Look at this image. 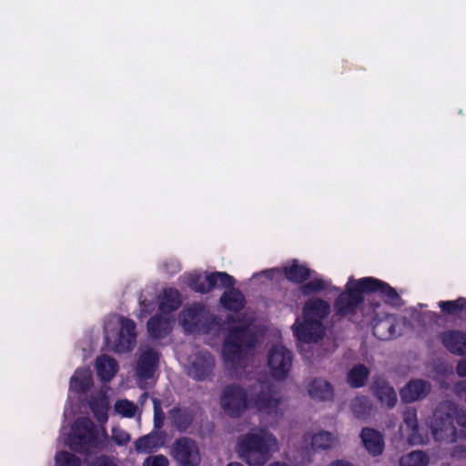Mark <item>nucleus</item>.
<instances>
[{"label": "nucleus", "mask_w": 466, "mask_h": 466, "mask_svg": "<svg viewBox=\"0 0 466 466\" xmlns=\"http://www.w3.org/2000/svg\"><path fill=\"white\" fill-rule=\"evenodd\" d=\"M166 438L167 434L164 431L153 430L148 434L139 437L134 442V447L137 453L150 454L165 445Z\"/></svg>", "instance_id": "obj_16"}, {"label": "nucleus", "mask_w": 466, "mask_h": 466, "mask_svg": "<svg viewBox=\"0 0 466 466\" xmlns=\"http://www.w3.org/2000/svg\"><path fill=\"white\" fill-rule=\"evenodd\" d=\"M372 333L380 340L397 339L408 332L411 322H370Z\"/></svg>", "instance_id": "obj_12"}, {"label": "nucleus", "mask_w": 466, "mask_h": 466, "mask_svg": "<svg viewBox=\"0 0 466 466\" xmlns=\"http://www.w3.org/2000/svg\"><path fill=\"white\" fill-rule=\"evenodd\" d=\"M403 421L408 430H414L417 428L418 420H417V411L415 409H407L403 412Z\"/></svg>", "instance_id": "obj_45"}, {"label": "nucleus", "mask_w": 466, "mask_h": 466, "mask_svg": "<svg viewBox=\"0 0 466 466\" xmlns=\"http://www.w3.org/2000/svg\"><path fill=\"white\" fill-rule=\"evenodd\" d=\"M108 436L106 429L98 430L96 425L86 417L78 418L71 428L68 445L71 450L89 454L106 447Z\"/></svg>", "instance_id": "obj_3"}, {"label": "nucleus", "mask_w": 466, "mask_h": 466, "mask_svg": "<svg viewBox=\"0 0 466 466\" xmlns=\"http://www.w3.org/2000/svg\"><path fill=\"white\" fill-rule=\"evenodd\" d=\"M168 465H169L168 459L162 454L149 456L143 462V466H168Z\"/></svg>", "instance_id": "obj_46"}, {"label": "nucleus", "mask_w": 466, "mask_h": 466, "mask_svg": "<svg viewBox=\"0 0 466 466\" xmlns=\"http://www.w3.org/2000/svg\"><path fill=\"white\" fill-rule=\"evenodd\" d=\"M292 329L298 340L306 343L318 342L325 335L323 322H295Z\"/></svg>", "instance_id": "obj_15"}, {"label": "nucleus", "mask_w": 466, "mask_h": 466, "mask_svg": "<svg viewBox=\"0 0 466 466\" xmlns=\"http://www.w3.org/2000/svg\"><path fill=\"white\" fill-rule=\"evenodd\" d=\"M180 269V266L177 261L171 262V269L169 270L171 273H176Z\"/></svg>", "instance_id": "obj_54"}, {"label": "nucleus", "mask_w": 466, "mask_h": 466, "mask_svg": "<svg viewBox=\"0 0 466 466\" xmlns=\"http://www.w3.org/2000/svg\"><path fill=\"white\" fill-rule=\"evenodd\" d=\"M209 282L210 290L213 289H230L234 286L235 280L233 277L226 272H213L208 275L207 279Z\"/></svg>", "instance_id": "obj_36"}, {"label": "nucleus", "mask_w": 466, "mask_h": 466, "mask_svg": "<svg viewBox=\"0 0 466 466\" xmlns=\"http://www.w3.org/2000/svg\"><path fill=\"white\" fill-rule=\"evenodd\" d=\"M409 311L410 312V317L417 320H420V319H423L426 318V315L424 313H419L416 308H410L409 309Z\"/></svg>", "instance_id": "obj_51"}, {"label": "nucleus", "mask_w": 466, "mask_h": 466, "mask_svg": "<svg viewBox=\"0 0 466 466\" xmlns=\"http://www.w3.org/2000/svg\"><path fill=\"white\" fill-rule=\"evenodd\" d=\"M89 407L95 418L99 423H105L108 420L107 411L109 409V401L105 395L92 397L89 401Z\"/></svg>", "instance_id": "obj_28"}, {"label": "nucleus", "mask_w": 466, "mask_h": 466, "mask_svg": "<svg viewBox=\"0 0 466 466\" xmlns=\"http://www.w3.org/2000/svg\"><path fill=\"white\" fill-rule=\"evenodd\" d=\"M373 395L388 409H392L397 403V394L394 388L383 378L376 377L370 386Z\"/></svg>", "instance_id": "obj_18"}, {"label": "nucleus", "mask_w": 466, "mask_h": 466, "mask_svg": "<svg viewBox=\"0 0 466 466\" xmlns=\"http://www.w3.org/2000/svg\"><path fill=\"white\" fill-rule=\"evenodd\" d=\"M185 331L193 333L195 329L203 331V333H209L212 330L218 332L221 329L222 326L227 322H180Z\"/></svg>", "instance_id": "obj_37"}, {"label": "nucleus", "mask_w": 466, "mask_h": 466, "mask_svg": "<svg viewBox=\"0 0 466 466\" xmlns=\"http://www.w3.org/2000/svg\"><path fill=\"white\" fill-rule=\"evenodd\" d=\"M431 384L424 380H412L400 391V399L405 403H411L424 399L431 391Z\"/></svg>", "instance_id": "obj_19"}, {"label": "nucleus", "mask_w": 466, "mask_h": 466, "mask_svg": "<svg viewBox=\"0 0 466 466\" xmlns=\"http://www.w3.org/2000/svg\"><path fill=\"white\" fill-rule=\"evenodd\" d=\"M254 393L251 395L253 406L260 412L268 415H277L281 402V397L276 386L268 380H258L252 387Z\"/></svg>", "instance_id": "obj_4"}, {"label": "nucleus", "mask_w": 466, "mask_h": 466, "mask_svg": "<svg viewBox=\"0 0 466 466\" xmlns=\"http://www.w3.org/2000/svg\"><path fill=\"white\" fill-rule=\"evenodd\" d=\"M268 466H289V465L287 464V463H284V462H274V463H271Z\"/></svg>", "instance_id": "obj_56"}, {"label": "nucleus", "mask_w": 466, "mask_h": 466, "mask_svg": "<svg viewBox=\"0 0 466 466\" xmlns=\"http://www.w3.org/2000/svg\"><path fill=\"white\" fill-rule=\"evenodd\" d=\"M277 450V438L266 430L249 431L238 442V452L249 466H263Z\"/></svg>", "instance_id": "obj_1"}, {"label": "nucleus", "mask_w": 466, "mask_h": 466, "mask_svg": "<svg viewBox=\"0 0 466 466\" xmlns=\"http://www.w3.org/2000/svg\"><path fill=\"white\" fill-rule=\"evenodd\" d=\"M284 273L289 280L296 283H301L310 276V270L307 267L296 262L284 268Z\"/></svg>", "instance_id": "obj_34"}, {"label": "nucleus", "mask_w": 466, "mask_h": 466, "mask_svg": "<svg viewBox=\"0 0 466 466\" xmlns=\"http://www.w3.org/2000/svg\"><path fill=\"white\" fill-rule=\"evenodd\" d=\"M360 439L369 454L373 457L382 454L385 442L383 435L379 431L365 427L360 431Z\"/></svg>", "instance_id": "obj_20"}, {"label": "nucleus", "mask_w": 466, "mask_h": 466, "mask_svg": "<svg viewBox=\"0 0 466 466\" xmlns=\"http://www.w3.org/2000/svg\"><path fill=\"white\" fill-rule=\"evenodd\" d=\"M139 307H140V309H139V314L137 316L139 319L148 318L150 316L151 312L155 309L154 303L151 301H147L146 299L139 300Z\"/></svg>", "instance_id": "obj_47"}, {"label": "nucleus", "mask_w": 466, "mask_h": 466, "mask_svg": "<svg viewBox=\"0 0 466 466\" xmlns=\"http://www.w3.org/2000/svg\"><path fill=\"white\" fill-rule=\"evenodd\" d=\"M357 285L367 292H380L384 301L392 307L403 305V300L396 289L380 279L371 277L361 278L358 279Z\"/></svg>", "instance_id": "obj_10"}, {"label": "nucleus", "mask_w": 466, "mask_h": 466, "mask_svg": "<svg viewBox=\"0 0 466 466\" xmlns=\"http://www.w3.org/2000/svg\"><path fill=\"white\" fill-rule=\"evenodd\" d=\"M92 386V374L87 369H78L70 380V390L78 393H86Z\"/></svg>", "instance_id": "obj_25"}, {"label": "nucleus", "mask_w": 466, "mask_h": 466, "mask_svg": "<svg viewBox=\"0 0 466 466\" xmlns=\"http://www.w3.org/2000/svg\"><path fill=\"white\" fill-rule=\"evenodd\" d=\"M154 404V430L161 431L164 425L165 413L162 410L160 401L157 399H153Z\"/></svg>", "instance_id": "obj_42"}, {"label": "nucleus", "mask_w": 466, "mask_h": 466, "mask_svg": "<svg viewBox=\"0 0 466 466\" xmlns=\"http://www.w3.org/2000/svg\"><path fill=\"white\" fill-rule=\"evenodd\" d=\"M443 344L451 352L466 354V334L461 332H450L443 338Z\"/></svg>", "instance_id": "obj_29"}, {"label": "nucleus", "mask_w": 466, "mask_h": 466, "mask_svg": "<svg viewBox=\"0 0 466 466\" xmlns=\"http://www.w3.org/2000/svg\"><path fill=\"white\" fill-rule=\"evenodd\" d=\"M358 279L350 278L346 284V290L342 292L334 303L337 315L346 317L356 311L363 300L362 293L367 292L357 285Z\"/></svg>", "instance_id": "obj_7"}, {"label": "nucleus", "mask_w": 466, "mask_h": 466, "mask_svg": "<svg viewBox=\"0 0 466 466\" xmlns=\"http://www.w3.org/2000/svg\"><path fill=\"white\" fill-rule=\"evenodd\" d=\"M330 283L322 279L315 278L308 283L301 286L300 289L304 295H309L312 292L321 291L329 287Z\"/></svg>", "instance_id": "obj_38"}, {"label": "nucleus", "mask_w": 466, "mask_h": 466, "mask_svg": "<svg viewBox=\"0 0 466 466\" xmlns=\"http://www.w3.org/2000/svg\"><path fill=\"white\" fill-rule=\"evenodd\" d=\"M245 297L233 287L227 289L220 298L222 306L231 311H238L245 306Z\"/></svg>", "instance_id": "obj_26"}, {"label": "nucleus", "mask_w": 466, "mask_h": 466, "mask_svg": "<svg viewBox=\"0 0 466 466\" xmlns=\"http://www.w3.org/2000/svg\"><path fill=\"white\" fill-rule=\"evenodd\" d=\"M457 371L460 376H466V360L459 362Z\"/></svg>", "instance_id": "obj_52"}, {"label": "nucleus", "mask_w": 466, "mask_h": 466, "mask_svg": "<svg viewBox=\"0 0 466 466\" xmlns=\"http://www.w3.org/2000/svg\"><path fill=\"white\" fill-rule=\"evenodd\" d=\"M309 396L317 400H329L333 398V387L322 379L313 380L308 388Z\"/></svg>", "instance_id": "obj_24"}, {"label": "nucleus", "mask_w": 466, "mask_h": 466, "mask_svg": "<svg viewBox=\"0 0 466 466\" xmlns=\"http://www.w3.org/2000/svg\"><path fill=\"white\" fill-rule=\"evenodd\" d=\"M170 455L177 466H199L201 456L198 443L189 437H179L172 444Z\"/></svg>", "instance_id": "obj_5"}, {"label": "nucleus", "mask_w": 466, "mask_h": 466, "mask_svg": "<svg viewBox=\"0 0 466 466\" xmlns=\"http://www.w3.org/2000/svg\"><path fill=\"white\" fill-rule=\"evenodd\" d=\"M431 434H432L433 438H434L435 440H437V427H435V426H433V425H432V426L431 427Z\"/></svg>", "instance_id": "obj_55"}, {"label": "nucleus", "mask_w": 466, "mask_h": 466, "mask_svg": "<svg viewBox=\"0 0 466 466\" xmlns=\"http://www.w3.org/2000/svg\"><path fill=\"white\" fill-rule=\"evenodd\" d=\"M268 365L271 376L277 380H285L292 367L293 353L281 344L273 345L268 352Z\"/></svg>", "instance_id": "obj_6"}, {"label": "nucleus", "mask_w": 466, "mask_h": 466, "mask_svg": "<svg viewBox=\"0 0 466 466\" xmlns=\"http://www.w3.org/2000/svg\"><path fill=\"white\" fill-rule=\"evenodd\" d=\"M329 466H353V464L345 461H336L332 462Z\"/></svg>", "instance_id": "obj_53"}, {"label": "nucleus", "mask_w": 466, "mask_h": 466, "mask_svg": "<svg viewBox=\"0 0 466 466\" xmlns=\"http://www.w3.org/2000/svg\"><path fill=\"white\" fill-rule=\"evenodd\" d=\"M181 297L178 290L173 288L164 289L159 296L158 313L149 317L148 320H168L165 316L178 309Z\"/></svg>", "instance_id": "obj_14"}, {"label": "nucleus", "mask_w": 466, "mask_h": 466, "mask_svg": "<svg viewBox=\"0 0 466 466\" xmlns=\"http://www.w3.org/2000/svg\"><path fill=\"white\" fill-rule=\"evenodd\" d=\"M96 466H117L113 458L103 455L98 461Z\"/></svg>", "instance_id": "obj_50"}, {"label": "nucleus", "mask_w": 466, "mask_h": 466, "mask_svg": "<svg viewBox=\"0 0 466 466\" xmlns=\"http://www.w3.org/2000/svg\"><path fill=\"white\" fill-rule=\"evenodd\" d=\"M215 366L213 356L208 351H199L190 357L187 374L196 380L208 379Z\"/></svg>", "instance_id": "obj_11"}, {"label": "nucleus", "mask_w": 466, "mask_h": 466, "mask_svg": "<svg viewBox=\"0 0 466 466\" xmlns=\"http://www.w3.org/2000/svg\"><path fill=\"white\" fill-rule=\"evenodd\" d=\"M336 441L331 432L321 431L311 436V446L314 450H328L334 446Z\"/></svg>", "instance_id": "obj_35"}, {"label": "nucleus", "mask_w": 466, "mask_h": 466, "mask_svg": "<svg viewBox=\"0 0 466 466\" xmlns=\"http://www.w3.org/2000/svg\"><path fill=\"white\" fill-rule=\"evenodd\" d=\"M430 458L422 451H412L402 455L399 460V466H428Z\"/></svg>", "instance_id": "obj_32"}, {"label": "nucleus", "mask_w": 466, "mask_h": 466, "mask_svg": "<svg viewBox=\"0 0 466 466\" xmlns=\"http://www.w3.org/2000/svg\"><path fill=\"white\" fill-rule=\"evenodd\" d=\"M303 312L304 320H322L329 314L330 306L324 299L313 298L306 301Z\"/></svg>", "instance_id": "obj_22"}, {"label": "nucleus", "mask_w": 466, "mask_h": 466, "mask_svg": "<svg viewBox=\"0 0 466 466\" xmlns=\"http://www.w3.org/2000/svg\"><path fill=\"white\" fill-rule=\"evenodd\" d=\"M466 438V414L453 409V415L441 419L439 424V442H453Z\"/></svg>", "instance_id": "obj_8"}, {"label": "nucleus", "mask_w": 466, "mask_h": 466, "mask_svg": "<svg viewBox=\"0 0 466 466\" xmlns=\"http://www.w3.org/2000/svg\"><path fill=\"white\" fill-rule=\"evenodd\" d=\"M206 308L200 303L189 306L183 311V320H201L205 318Z\"/></svg>", "instance_id": "obj_40"}, {"label": "nucleus", "mask_w": 466, "mask_h": 466, "mask_svg": "<svg viewBox=\"0 0 466 466\" xmlns=\"http://www.w3.org/2000/svg\"><path fill=\"white\" fill-rule=\"evenodd\" d=\"M208 275L190 273L183 276V281L193 290L199 293H208L210 291L209 282L207 279Z\"/></svg>", "instance_id": "obj_30"}, {"label": "nucleus", "mask_w": 466, "mask_h": 466, "mask_svg": "<svg viewBox=\"0 0 466 466\" xmlns=\"http://www.w3.org/2000/svg\"><path fill=\"white\" fill-rule=\"evenodd\" d=\"M370 370L364 364L354 365L348 372L347 382L351 388L364 386L369 379Z\"/></svg>", "instance_id": "obj_27"}, {"label": "nucleus", "mask_w": 466, "mask_h": 466, "mask_svg": "<svg viewBox=\"0 0 466 466\" xmlns=\"http://www.w3.org/2000/svg\"><path fill=\"white\" fill-rule=\"evenodd\" d=\"M410 433L407 436V441L411 446L423 445L428 442L427 435H423L419 429V426L414 430H409Z\"/></svg>", "instance_id": "obj_43"}, {"label": "nucleus", "mask_w": 466, "mask_h": 466, "mask_svg": "<svg viewBox=\"0 0 466 466\" xmlns=\"http://www.w3.org/2000/svg\"><path fill=\"white\" fill-rule=\"evenodd\" d=\"M159 361V354L152 348L145 350L137 359L136 375L139 380H148L156 372Z\"/></svg>", "instance_id": "obj_13"}, {"label": "nucleus", "mask_w": 466, "mask_h": 466, "mask_svg": "<svg viewBox=\"0 0 466 466\" xmlns=\"http://www.w3.org/2000/svg\"><path fill=\"white\" fill-rule=\"evenodd\" d=\"M172 322H147V333L151 340L167 338L173 329Z\"/></svg>", "instance_id": "obj_31"}, {"label": "nucleus", "mask_w": 466, "mask_h": 466, "mask_svg": "<svg viewBox=\"0 0 466 466\" xmlns=\"http://www.w3.org/2000/svg\"><path fill=\"white\" fill-rule=\"evenodd\" d=\"M121 328L114 344V351L127 353L131 351L137 343L136 322H120Z\"/></svg>", "instance_id": "obj_17"}, {"label": "nucleus", "mask_w": 466, "mask_h": 466, "mask_svg": "<svg viewBox=\"0 0 466 466\" xmlns=\"http://www.w3.org/2000/svg\"><path fill=\"white\" fill-rule=\"evenodd\" d=\"M352 410L358 418H361L367 413L366 408L360 400H355L352 403Z\"/></svg>", "instance_id": "obj_48"}, {"label": "nucleus", "mask_w": 466, "mask_h": 466, "mask_svg": "<svg viewBox=\"0 0 466 466\" xmlns=\"http://www.w3.org/2000/svg\"><path fill=\"white\" fill-rule=\"evenodd\" d=\"M228 466H243V465L239 462H230Z\"/></svg>", "instance_id": "obj_57"}, {"label": "nucleus", "mask_w": 466, "mask_h": 466, "mask_svg": "<svg viewBox=\"0 0 466 466\" xmlns=\"http://www.w3.org/2000/svg\"><path fill=\"white\" fill-rule=\"evenodd\" d=\"M56 466H80L81 460L68 451H59L56 454Z\"/></svg>", "instance_id": "obj_39"}, {"label": "nucleus", "mask_w": 466, "mask_h": 466, "mask_svg": "<svg viewBox=\"0 0 466 466\" xmlns=\"http://www.w3.org/2000/svg\"><path fill=\"white\" fill-rule=\"evenodd\" d=\"M231 329L223 343V357L226 362L239 364L256 347L260 337V330L253 322Z\"/></svg>", "instance_id": "obj_2"}, {"label": "nucleus", "mask_w": 466, "mask_h": 466, "mask_svg": "<svg viewBox=\"0 0 466 466\" xmlns=\"http://www.w3.org/2000/svg\"><path fill=\"white\" fill-rule=\"evenodd\" d=\"M259 275H263L269 279H273L276 275H281V270L279 268H270L260 272ZM258 276V274L254 275L253 278Z\"/></svg>", "instance_id": "obj_49"}, {"label": "nucleus", "mask_w": 466, "mask_h": 466, "mask_svg": "<svg viewBox=\"0 0 466 466\" xmlns=\"http://www.w3.org/2000/svg\"><path fill=\"white\" fill-rule=\"evenodd\" d=\"M118 320L124 321V320H129V319H127V318L122 317V318H120Z\"/></svg>", "instance_id": "obj_58"}, {"label": "nucleus", "mask_w": 466, "mask_h": 466, "mask_svg": "<svg viewBox=\"0 0 466 466\" xmlns=\"http://www.w3.org/2000/svg\"><path fill=\"white\" fill-rule=\"evenodd\" d=\"M112 440L119 446L126 445L130 441V435L124 430L114 427L112 429Z\"/></svg>", "instance_id": "obj_44"}, {"label": "nucleus", "mask_w": 466, "mask_h": 466, "mask_svg": "<svg viewBox=\"0 0 466 466\" xmlns=\"http://www.w3.org/2000/svg\"><path fill=\"white\" fill-rule=\"evenodd\" d=\"M194 412L187 407H174L168 412L171 426L179 432L188 430L194 420Z\"/></svg>", "instance_id": "obj_21"}, {"label": "nucleus", "mask_w": 466, "mask_h": 466, "mask_svg": "<svg viewBox=\"0 0 466 466\" xmlns=\"http://www.w3.org/2000/svg\"><path fill=\"white\" fill-rule=\"evenodd\" d=\"M96 369L98 378L106 382L110 381L118 370L116 360L107 355H102L96 359Z\"/></svg>", "instance_id": "obj_23"}, {"label": "nucleus", "mask_w": 466, "mask_h": 466, "mask_svg": "<svg viewBox=\"0 0 466 466\" xmlns=\"http://www.w3.org/2000/svg\"><path fill=\"white\" fill-rule=\"evenodd\" d=\"M115 411L124 417L131 418L136 414L137 406L127 400H120L115 403Z\"/></svg>", "instance_id": "obj_41"}, {"label": "nucleus", "mask_w": 466, "mask_h": 466, "mask_svg": "<svg viewBox=\"0 0 466 466\" xmlns=\"http://www.w3.org/2000/svg\"><path fill=\"white\" fill-rule=\"evenodd\" d=\"M439 307L447 314L466 318V299L442 301L439 303Z\"/></svg>", "instance_id": "obj_33"}, {"label": "nucleus", "mask_w": 466, "mask_h": 466, "mask_svg": "<svg viewBox=\"0 0 466 466\" xmlns=\"http://www.w3.org/2000/svg\"><path fill=\"white\" fill-rule=\"evenodd\" d=\"M220 405L229 417L238 418L247 409V394L240 386L229 384L222 390Z\"/></svg>", "instance_id": "obj_9"}]
</instances>
